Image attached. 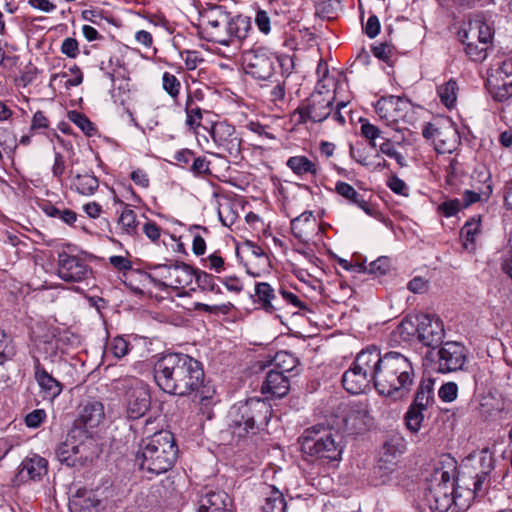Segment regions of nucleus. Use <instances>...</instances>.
Returning <instances> with one entry per match:
<instances>
[{"instance_id":"c756f323","label":"nucleus","mask_w":512,"mask_h":512,"mask_svg":"<svg viewBox=\"0 0 512 512\" xmlns=\"http://www.w3.org/2000/svg\"><path fill=\"white\" fill-rule=\"evenodd\" d=\"M35 379L41 388V391L45 394L44 398L53 400L62 391L61 383L50 375L39 363L36 361L35 364Z\"/></svg>"},{"instance_id":"393cba45","label":"nucleus","mask_w":512,"mask_h":512,"mask_svg":"<svg viewBox=\"0 0 512 512\" xmlns=\"http://www.w3.org/2000/svg\"><path fill=\"white\" fill-rule=\"evenodd\" d=\"M47 472L48 461L37 454H33L22 461L19 476L22 480L30 479L36 481L40 480Z\"/></svg>"},{"instance_id":"774afa93","label":"nucleus","mask_w":512,"mask_h":512,"mask_svg":"<svg viewBox=\"0 0 512 512\" xmlns=\"http://www.w3.org/2000/svg\"><path fill=\"white\" fill-rule=\"evenodd\" d=\"M181 57L185 61V65L188 70L196 69L198 64L203 61V59L200 58L199 53L196 51L186 50L181 53Z\"/></svg>"},{"instance_id":"cd10ccee","label":"nucleus","mask_w":512,"mask_h":512,"mask_svg":"<svg viewBox=\"0 0 512 512\" xmlns=\"http://www.w3.org/2000/svg\"><path fill=\"white\" fill-rule=\"evenodd\" d=\"M255 296L261 307L268 313H274L283 308L275 290L267 282H258L255 285Z\"/></svg>"},{"instance_id":"a18cd8bd","label":"nucleus","mask_w":512,"mask_h":512,"mask_svg":"<svg viewBox=\"0 0 512 512\" xmlns=\"http://www.w3.org/2000/svg\"><path fill=\"white\" fill-rule=\"evenodd\" d=\"M68 118L75 125H77L85 135L93 136L96 133L94 124L88 119V117L78 111H71L68 114Z\"/></svg>"},{"instance_id":"20e7f679","label":"nucleus","mask_w":512,"mask_h":512,"mask_svg":"<svg viewBox=\"0 0 512 512\" xmlns=\"http://www.w3.org/2000/svg\"><path fill=\"white\" fill-rule=\"evenodd\" d=\"M178 447L174 436L169 431H159L139 444L135 463L139 469L151 476H157L169 471L175 464Z\"/></svg>"},{"instance_id":"3c124183","label":"nucleus","mask_w":512,"mask_h":512,"mask_svg":"<svg viewBox=\"0 0 512 512\" xmlns=\"http://www.w3.org/2000/svg\"><path fill=\"white\" fill-rule=\"evenodd\" d=\"M391 268V263L388 257L381 256L376 260L369 263L365 270L374 276L385 275Z\"/></svg>"},{"instance_id":"052dcab7","label":"nucleus","mask_w":512,"mask_h":512,"mask_svg":"<svg viewBox=\"0 0 512 512\" xmlns=\"http://www.w3.org/2000/svg\"><path fill=\"white\" fill-rule=\"evenodd\" d=\"M458 386L455 382H447L439 389V397L444 402H452L456 399Z\"/></svg>"},{"instance_id":"09e8293b","label":"nucleus","mask_w":512,"mask_h":512,"mask_svg":"<svg viewBox=\"0 0 512 512\" xmlns=\"http://www.w3.org/2000/svg\"><path fill=\"white\" fill-rule=\"evenodd\" d=\"M173 268H175V263L153 265L150 268L152 270L150 277L152 279L157 278L159 284L166 287V281L172 280Z\"/></svg>"},{"instance_id":"412c9836","label":"nucleus","mask_w":512,"mask_h":512,"mask_svg":"<svg viewBox=\"0 0 512 512\" xmlns=\"http://www.w3.org/2000/svg\"><path fill=\"white\" fill-rule=\"evenodd\" d=\"M482 409L487 408L483 412L494 420L503 421L511 417L512 401L510 395H503L495 392V394L485 397L481 402Z\"/></svg>"},{"instance_id":"e2e57ef3","label":"nucleus","mask_w":512,"mask_h":512,"mask_svg":"<svg viewBox=\"0 0 512 512\" xmlns=\"http://www.w3.org/2000/svg\"><path fill=\"white\" fill-rule=\"evenodd\" d=\"M61 53L68 58H76L79 54L78 42L75 38H65L61 44Z\"/></svg>"},{"instance_id":"aec40b11","label":"nucleus","mask_w":512,"mask_h":512,"mask_svg":"<svg viewBox=\"0 0 512 512\" xmlns=\"http://www.w3.org/2000/svg\"><path fill=\"white\" fill-rule=\"evenodd\" d=\"M75 432L69 433L65 441L60 443L56 449L58 460L72 467L87 458V455L84 453L86 447L83 443L77 442Z\"/></svg>"},{"instance_id":"a878e982","label":"nucleus","mask_w":512,"mask_h":512,"mask_svg":"<svg viewBox=\"0 0 512 512\" xmlns=\"http://www.w3.org/2000/svg\"><path fill=\"white\" fill-rule=\"evenodd\" d=\"M104 417L105 410L103 403L97 400H91L83 405L77 421L85 428H95L101 424Z\"/></svg>"},{"instance_id":"79ce46f5","label":"nucleus","mask_w":512,"mask_h":512,"mask_svg":"<svg viewBox=\"0 0 512 512\" xmlns=\"http://www.w3.org/2000/svg\"><path fill=\"white\" fill-rule=\"evenodd\" d=\"M456 132L452 128H443L439 134V138H436L433 142L435 149L438 153L451 152L453 149V143L455 141Z\"/></svg>"},{"instance_id":"ea45409f","label":"nucleus","mask_w":512,"mask_h":512,"mask_svg":"<svg viewBox=\"0 0 512 512\" xmlns=\"http://www.w3.org/2000/svg\"><path fill=\"white\" fill-rule=\"evenodd\" d=\"M275 369L278 372H292L297 368L298 359L287 351L277 352L274 357Z\"/></svg>"},{"instance_id":"4468645a","label":"nucleus","mask_w":512,"mask_h":512,"mask_svg":"<svg viewBox=\"0 0 512 512\" xmlns=\"http://www.w3.org/2000/svg\"><path fill=\"white\" fill-rule=\"evenodd\" d=\"M417 340L424 346L438 348L445 337L443 321L435 315L421 314L416 316Z\"/></svg>"},{"instance_id":"58836bf2","label":"nucleus","mask_w":512,"mask_h":512,"mask_svg":"<svg viewBox=\"0 0 512 512\" xmlns=\"http://www.w3.org/2000/svg\"><path fill=\"white\" fill-rule=\"evenodd\" d=\"M490 93L495 101L508 102L511 97L510 88L512 87V81H499L489 79Z\"/></svg>"},{"instance_id":"bf43d9fd","label":"nucleus","mask_w":512,"mask_h":512,"mask_svg":"<svg viewBox=\"0 0 512 512\" xmlns=\"http://www.w3.org/2000/svg\"><path fill=\"white\" fill-rule=\"evenodd\" d=\"M110 350L117 358H122L129 352V343L123 337H115L110 343Z\"/></svg>"},{"instance_id":"37998d69","label":"nucleus","mask_w":512,"mask_h":512,"mask_svg":"<svg viewBox=\"0 0 512 512\" xmlns=\"http://www.w3.org/2000/svg\"><path fill=\"white\" fill-rule=\"evenodd\" d=\"M118 223L126 234L134 235L137 233V215L134 210L127 208V206L122 211Z\"/></svg>"},{"instance_id":"8fccbe9b","label":"nucleus","mask_w":512,"mask_h":512,"mask_svg":"<svg viewBox=\"0 0 512 512\" xmlns=\"http://www.w3.org/2000/svg\"><path fill=\"white\" fill-rule=\"evenodd\" d=\"M162 86L173 99L178 97L181 89V83L175 75L169 72H164L162 76Z\"/></svg>"},{"instance_id":"13d9d810","label":"nucleus","mask_w":512,"mask_h":512,"mask_svg":"<svg viewBox=\"0 0 512 512\" xmlns=\"http://www.w3.org/2000/svg\"><path fill=\"white\" fill-rule=\"evenodd\" d=\"M512 74V59L508 58L500 63L490 79L499 81H510Z\"/></svg>"},{"instance_id":"c85d7f7f","label":"nucleus","mask_w":512,"mask_h":512,"mask_svg":"<svg viewBox=\"0 0 512 512\" xmlns=\"http://www.w3.org/2000/svg\"><path fill=\"white\" fill-rule=\"evenodd\" d=\"M335 191L338 195L348 201L349 204H353L362 209L367 215L374 216L375 209L365 200L364 196L357 192L355 188L344 182L338 181L335 184Z\"/></svg>"},{"instance_id":"603ef678","label":"nucleus","mask_w":512,"mask_h":512,"mask_svg":"<svg viewBox=\"0 0 512 512\" xmlns=\"http://www.w3.org/2000/svg\"><path fill=\"white\" fill-rule=\"evenodd\" d=\"M279 295L281 297L280 302L286 303L287 305H291L302 311H310L306 303L300 300V298L293 292L280 288Z\"/></svg>"},{"instance_id":"2f4dec72","label":"nucleus","mask_w":512,"mask_h":512,"mask_svg":"<svg viewBox=\"0 0 512 512\" xmlns=\"http://www.w3.org/2000/svg\"><path fill=\"white\" fill-rule=\"evenodd\" d=\"M461 40L464 44L467 43H480V41L491 42L492 32L488 24L481 20H474L468 23V28L464 30L461 35Z\"/></svg>"},{"instance_id":"473e14b6","label":"nucleus","mask_w":512,"mask_h":512,"mask_svg":"<svg viewBox=\"0 0 512 512\" xmlns=\"http://www.w3.org/2000/svg\"><path fill=\"white\" fill-rule=\"evenodd\" d=\"M196 269L185 263H175L173 268L172 280L166 281V287L180 289L189 286L195 277Z\"/></svg>"},{"instance_id":"f704fd0d","label":"nucleus","mask_w":512,"mask_h":512,"mask_svg":"<svg viewBox=\"0 0 512 512\" xmlns=\"http://www.w3.org/2000/svg\"><path fill=\"white\" fill-rule=\"evenodd\" d=\"M286 165L298 176H304L307 174L316 176L319 172L317 163L303 155L290 157L287 160Z\"/></svg>"},{"instance_id":"f03ea898","label":"nucleus","mask_w":512,"mask_h":512,"mask_svg":"<svg viewBox=\"0 0 512 512\" xmlns=\"http://www.w3.org/2000/svg\"><path fill=\"white\" fill-rule=\"evenodd\" d=\"M157 386L165 393L176 396L195 395L203 402L212 398L215 390L204 384L205 374L201 362L184 353H168L157 359L153 366Z\"/></svg>"},{"instance_id":"6e6d98bb","label":"nucleus","mask_w":512,"mask_h":512,"mask_svg":"<svg viewBox=\"0 0 512 512\" xmlns=\"http://www.w3.org/2000/svg\"><path fill=\"white\" fill-rule=\"evenodd\" d=\"M361 122V134L370 142L371 147L375 148V140L381 137V130L369 123L366 119H360Z\"/></svg>"},{"instance_id":"7c9ffc66","label":"nucleus","mask_w":512,"mask_h":512,"mask_svg":"<svg viewBox=\"0 0 512 512\" xmlns=\"http://www.w3.org/2000/svg\"><path fill=\"white\" fill-rule=\"evenodd\" d=\"M251 30V23L247 17L238 15L231 18L228 16V22L224 33L227 34V45L229 46L234 40L241 42L245 40Z\"/></svg>"},{"instance_id":"6e6552de","label":"nucleus","mask_w":512,"mask_h":512,"mask_svg":"<svg viewBox=\"0 0 512 512\" xmlns=\"http://www.w3.org/2000/svg\"><path fill=\"white\" fill-rule=\"evenodd\" d=\"M334 93L330 90H316L314 91L301 105L296 109L299 114V122L306 123L311 121L320 123L326 120L329 116L340 124L345 123V118L341 113V109L346 107L345 102L338 103L336 110H334Z\"/></svg>"},{"instance_id":"9d476101","label":"nucleus","mask_w":512,"mask_h":512,"mask_svg":"<svg viewBox=\"0 0 512 512\" xmlns=\"http://www.w3.org/2000/svg\"><path fill=\"white\" fill-rule=\"evenodd\" d=\"M374 364L372 346L359 352L352 366L342 376L345 390L351 394H360L370 386L371 382L375 385Z\"/></svg>"},{"instance_id":"dca6fc26","label":"nucleus","mask_w":512,"mask_h":512,"mask_svg":"<svg viewBox=\"0 0 512 512\" xmlns=\"http://www.w3.org/2000/svg\"><path fill=\"white\" fill-rule=\"evenodd\" d=\"M57 272L65 282H81L88 279L92 270L83 259L61 252L58 254Z\"/></svg>"},{"instance_id":"5701e85b","label":"nucleus","mask_w":512,"mask_h":512,"mask_svg":"<svg viewBox=\"0 0 512 512\" xmlns=\"http://www.w3.org/2000/svg\"><path fill=\"white\" fill-rule=\"evenodd\" d=\"M70 512H100L102 505L97 494L92 490H79L69 500Z\"/></svg>"},{"instance_id":"680f3d73","label":"nucleus","mask_w":512,"mask_h":512,"mask_svg":"<svg viewBox=\"0 0 512 512\" xmlns=\"http://www.w3.org/2000/svg\"><path fill=\"white\" fill-rule=\"evenodd\" d=\"M46 419V412L43 409H35L25 416V424L29 428L39 427Z\"/></svg>"},{"instance_id":"72a5a7b5","label":"nucleus","mask_w":512,"mask_h":512,"mask_svg":"<svg viewBox=\"0 0 512 512\" xmlns=\"http://www.w3.org/2000/svg\"><path fill=\"white\" fill-rule=\"evenodd\" d=\"M264 496L263 512H284L286 501L282 492L275 486H266L262 492Z\"/></svg>"},{"instance_id":"c03bdc74","label":"nucleus","mask_w":512,"mask_h":512,"mask_svg":"<svg viewBox=\"0 0 512 512\" xmlns=\"http://www.w3.org/2000/svg\"><path fill=\"white\" fill-rule=\"evenodd\" d=\"M491 42L480 41V43L465 44V52L475 62H482L487 57V51Z\"/></svg>"},{"instance_id":"c9c22d12","label":"nucleus","mask_w":512,"mask_h":512,"mask_svg":"<svg viewBox=\"0 0 512 512\" xmlns=\"http://www.w3.org/2000/svg\"><path fill=\"white\" fill-rule=\"evenodd\" d=\"M99 187L98 178L92 174H77L73 177L71 188L84 196L93 195Z\"/></svg>"},{"instance_id":"864d4df0","label":"nucleus","mask_w":512,"mask_h":512,"mask_svg":"<svg viewBox=\"0 0 512 512\" xmlns=\"http://www.w3.org/2000/svg\"><path fill=\"white\" fill-rule=\"evenodd\" d=\"M341 10L340 0H323L317 6V11L327 18L336 17L338 11Z\"/></svg>"},{"instance_id":"b1692460","label":"nucleus","mask_w":512,"mask_h":512,"mask_svg":"<svg viewBox=\"0 0 512 512\" xmlns=\"http://www.w3.org/2000/svg\"><path fill=\"white\" fill-rule=\"evenodd\" d=\"M232 500L222 490L207 492L200 501L198 512H231Z\"/></svg>"},{"instance_id":"338daca9","label":"nucleus","mask_w":512,"mask_h":512,"mask_svg":"<svg viewBox=\"0 0 512 512\" xmlns=\"http://www.w3.org/2000/svg\"><path fill=\"white\" fill-rule=\"evenodd\" d=\"M255 23L262 33L267 35L271 31V20L266 11L258 10L256 12Z\"/></svg>"},{"instance_id":"a211bd4d","label":"nucleus","mask_w":512,"mask_h":512,"mask_svg":"<svg viewBox=\"0 0 512 512\" xmlns=\"http://www.w3.org/2000/svg\"><path fill=\"white\" fill-rule=\"evenodd\" d=\"M404 441L402 438L395 437L386 441L380 452L377 465L374 467V473L379 474L381 478L392 473L399 462L400 456L404 452Z\"/></svg>"},{"instance_id":"0eeeda50","label":"nucleus","mask_w":512,"mask_h":512,"mask_svg":"<svg viewBox=\"0 0 512 512\" xmlns=\"http://www.w3.org/2000/svg\"><path fill=\"white\" fill-rule=\"evenodd\" d=\"M271 416L269 403L260 398H251L231 408L229 427L233 435L242 438L249 433L255 434L260 426L267 425Z\"/></svg>"},{"instance_id":"9b49d317","label":"nucleus","mask_w":512,"mask_h":512,"mask_svg":"<svg viewBox=\"0 0 512 512\" xmlns=\"http://www.w3.org/2000/svg\"><path fill=\"white\" fill-rule=\"evenodd\" d=\"M435 370L442 374L464 369L468 358V349L458 341L443 342L436 352Z\"/></svg>"},{"instance_id":"f8f14e48","label":"nucleus","mask_w":512,"mask_h":512,"mask_svg":"<svg viewBox=\"0 0 512 512\" xmlns=\"http://www.w3.org/2000/svg\"><path fill=\"white\" fill-rule=\"evenodd\" d=\"M210 134L217 149L214 155L235 159L240 157L242 140L234 126L226 122H218L212 126Z\"/></svg>"},{"instance_id":"4be33fe9","label":"nucleus","mask_w":512,"mask_h":512,"mask_svg":"<svg viewBox=\"0 0 512 512\" xmlns=\"http://www.w3.org/2000/svg\"><path fill=\"white\" fill-rule=\"evenodd\" d=\"M290 389L288 376L278 370H270L261 386V392L272 397L282 398L286 396Z\"/></svg>"},{"instance_id":"423d86ee","label":"nucleus","mask_w":512,"mask_h":512,"mask_svg":"<svg viewBox=\"0 0 512 512\" xmlns=\"http://www.w3.org/2000/svg\"><path fill=\"white\" fill-rule=\"evenodd\" d=\"M338 439L333 428L317 424L304 430L299 443L305 456L330 462L341 458L342 447Z\"/></svg>"},{"instance_id":"bb28decb","label":"nucleus","mask_w":512,"mask_h":512,"mask_svg":"<svg viewBox=\"0 0 512 512\" xmlns=\"http://www.w3.org/2000/svg\"><path fill=\"white\" fill-rule=\"evenodd\" d=\"M316 226V219L312 211H305L291 221L292 234L301 242L310 240Z\"/></svg>"},{"instance_id":"7ed1b4c3","label":"nucleus","mask_w":512,"mask_h":512,"mask_svg":"<svg viewBox=\"0 0 512 512\" xmlns=\"http://www.w3.org/2000/svg\"><path fill=\"white\" fill-rule=\"evenodd\" d=\"M375 367V389L383 396L394 400L406 397L414 383L415 371L412 361L396 351L381 354L372 346Z\"/></svg>"},{"instance_id":"f257e3e1","label":"nucleus","mask_w":512,"mask_h":512,"mask_svg":"<svg viewBox=\"0 0 512 512\" xmlns=\"http://www.w3.org/2000/svg\"><path fill=\"white\" fill-rule=\"evenodd\" d=\"M493 469L492 456L486 451L472 453L460 465L456 481V461L447 458L435 467L428 479L422 499L423 509L447 512L454 504L459 510L467 509L472 500L484 494L483 483Z\"/></svg>"},{"instance_id":"1a4fd4ad","label":"nucleus","mask_w":512,"mask_h":512,"mask_svg":"<svg viewBox=\"0 0 512 512\" xmlns=\"http://www.w3.org/2000/svg\"><path fill=\"white\" fill-rule=\"evenodd\" d=\"M115 389L122 394L129 419L143 417L149 410L151 398L148 386L136 377H124L115 381Z\"/></svg>"},{"instance_id":"ddd939ff","label":"nucleus","mask_w":512,"mask_h":512,"mask_svg":"<svg viewBox=\"0 0 512 512\" xmlns=\"http://www.w3.org/2000/svg\"><path fill=\"white\" fill-rule=\"evenodd\" d=\"M434 380L432 378L423 379L416 391L414 401L406 413V425L412 432L419 431L424 420L423 411L433 402Z\"/></svg>"},{"instance_id":"a19ab883","label":"nucleus","mask_w":512,"mask_h":512,"mask_svg":"<svg viewBox=\"0 0 512 512\" xmlns=\"http://www.w3.org/2000/svg\"><path fill=\"white\" fill-rule=\"evenodd\" d=\"M43 212L52 218H59L68 225H73L77 220V214L71 209H59L51 203L42 206Z\"/></svg>"},{"instance_id":"e433bc0d","label":"nucleus","mask_w":512,"mask_h":512,"mask_svg":"<svg viewBox=\"0 0 512 512\" xmlns=\"http://www.w3.org/2000/svg\"><path fill=\"white\" fill-rule=\"evenodd\" d=\"M458 90V84L454 79H449L446 83L437 88V93L442 104H444L448 109L455 107Z\"/></svg>"},{"instance_id":"5fc2aeb1","label":"nucleus","mask_w":512,"mask_h":512,"mask_svg":"<svg viewBox=\"0 0 512 512\" xmlns=\"http://www.w3.org/2000/svg\"><path fill=\"white\" fill-rule=\"evenodd\" d=\"M380 152L390 158H393L400 167H405L407 165L405 157L396 150L394 144L390 139H386L380 145Z\"/></svg>"},{"instance_id":"de8ad7c7","label":"nucleus","mask_w":512,"mask_h":512,"mask_svg":"<svg viewBox=\"0 0 512 512\" xmlns=\"http://www.w3.org/2000/svg\"><path fill=\"white\" fill-rule=\"evenodd\" d=\"M397 334L404 341H409L412 337L417 338L418 327L416 317L413 318H405L401 321V323L397 326L396 329Z\"/></svg>"},{"instance_id":"6ab92c4d","label":"nucleus","mask_w":512,"mask_h":512,"mask_svg":"<svg viewBox=\"0 0 512 512\" xmlns=\"http://www.w3.org/2000/svg\"><path fill=\"white\" fill-rule=\"evenodd\" d=\"M343 426L348 434H360L372 425V417L368 405L364 402H353L344 409Z\"/></svg>"},{"instance_id":"f3484780","label":"nucleus","mask_w":512,"mask_h":512,"mask_svg":"<svg viewBox=\"0 0 512 512\" xmlns=\"http://www.w3.org/2000/svg\"><path fill=\"white\" fill-rule=\"evenodd\" d=\"M411 103L408 99L400 96L381 97L375 104V111L378 116L388 125L403 120L410 110Z\"/></svg>"},{"instance_id":"4d7b16f0","label":"nucleus","mask_w":512,"mask_h":512,"mask_svg":"<svg viewBox=\"0 0 512 512\" xmlns=\"http://www.w3.org/2000/svg\"><path fill=\"white\" fill-rule=\"evenodd\" d=\"M193 102L192 98L188 96L187 102H186V125L189 126L191 129H195L200 125V121L202 119V112L200 108H191L190 105Z\"/></svg>"},{"instance_id":"69168bd1","label":"nucleus","mask_w":512,"mask_h":512,"mask_svg":"<svg viewBox=\"0 0 512 512\" xmlns=\"http://www.w3.org/2000/svg\"><path fill=\"white\" fill-rule=\"evenodd\" d=\"M394 47L388 43H381L372 48L373 54L378 59L388 62L393 55Z\"/></svg>"},{"instance_id":"0e129e2a","label":"nucleus","mask_w":512,"mask_h":512,"mask_svg":"<svg viewBox=\"0 0 512 512\" xmlns=\"http://www.w3.org/2000/svg\"><path fill=\"white\" fill-rule=\"evenodd\" d=\"M460 207H461V201L458 200V199H451V200H447L445 202H443L440 206H439V211L442 212V214L445 216V217H452L454 215H456L459 210H460Z\"/></svg>"},{"instance_id":"2eb2a0df","label":"nucleus","mask_w":512,"mask_h":512,"mask_svg":"<svg viewBox=\"0 0 512 512\" xmlns=\"http://www.w3.org/2000/svg\"><path fill=\"white\" fill-rule=\"evenodd\" d=\"M228 16L229 13L220 5H213L204 11L202 17L206 21L204 30L208 41L227 45V34L224 33V29Z\"/></svg>"},{"instance_id":"39448f33","label":"nucleus","mask_w":512,"mask_h":512,"mask_svg":"<svg viewBox=\"0 0 512 512\" xmlns=\"http://www.w3.org/2000/svg\"><path fill=\"white\" fill-rule=\"evenodd\" d=\"M242 64L246 74L258 80H270L280 70L282 77L292 73L294 60L291 56H276L264 47L247 50L242 55Z\"/></svg>"},{"instance_id":"4c0bfd02","label":"nucleus","mask_w":512,"mask_h":512,"mask_svg":"<svg viewBox=\"0 0 512 512\" xmlns=\"http://www.w3.org/2000/svg\"><path fill=\"white\" fill-rule=\"evenodd\" d=\"M194 280L198 288L203 292H211L214 294H221L220 286L215 282V277L205 271L196 269Z\"/></svg>"},{"instance_id":"49530a36","label":"nucleus","mask_w":512,"mask_h":512,"mask_svg":"<svg viewBox=\"0 0 512 512\" xmlns=\"http://www.w3.org/2000/svg\"><path fill=\"white\" fill-rule=\"evenodd\" d=\"M480 232V219L472 218L467 221L461 229V237L464 239V246L468 248V243L474 245L476 235Z\"/></svg>"}]
</instances>
